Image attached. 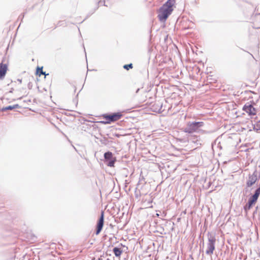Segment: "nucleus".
Segmentation results:
<instances>
[{
	"label": "nucleus",
	"instance_id": "f257e3e1",
	"mask_svg": "<svg viewBox=\"0 0 260 260\" xmlns=\"http://www.w3.org/2000/svg\"><path fill=\"white\" fill-rule=\"evenodd\" d=\"M174 0H168L159 9L158 15L159 20L164 21L167 19L173 10V6L174 4Z\"/></svg>",
	"mask_w": 260,
	"mask_h": 260
},
{
	"label": "nucleus",
	"instance_id": "f03ea898",
	"mask_svg": "<svg viewBox=\"0 0 260 260\" xmlns=\"http://www.w3.org/2000/svg\"><path fill=\"white\" fill-rule=\"evenodd\" d=\"M203 125L204 122L202 121H189L187 122L186 126L184 129V132L189 134L198 132L200 131V128L203 127Z\"/></svg>",
	"mask_w": 260,
	"mask_h": 260
},
{
	"label": "nucleus",
	"instance_id": "7ed1b4c3",
	"mask_svg": "<svg viewBox=\"0 0 260 260\" xmlns=\"http://www.w3.org/2000/svg\"><path fill=\"white\" fill-rule=\"evenodd\" d=\"M216 238L213 235L208 234V242L207 243V249L206 253L207 255H211L215 249Z\"/></svg>",
	"mask_w": 260,
	"mask_h": 260
},
{
	"label": "nucleus",
	"instance_id": "20e7f679",
	"mask_svg": "<svg viewBox=\"0 0 260 260\" xmlns=\"http://www.w3.org/2000/svg\"><path fill=\"white\" fill-rule=\"evenodd\" d=\"M122 114L121 113H115L112 114L105 115L104 118L107 120V123H110L119 120Z\"/></svg>",
	"mask_w": 260,
	"mask_h": 260
},
{
	"label": "nucleus",
	"instance_id": "39448f33",
	"mask_svg": "<svg viewBox=\"0 0 260 260\" xmlns=\"http://www.w3.org/2000/svg\"><path fill=\"white\" fill-rule=\"evenodd\" d=\"M243 111L248 114L249 115H255L256 113V110L253 106L247 103H246L243 108Z\"/></svg>",
	"mask_w": 260,
	"mask_h": 260
},
{
	"label": "nucleus",
	"instance_id": "423d86ee",
	"mask_svg": "<svg viewBox=\"0 0 260 260\" xmlns=\"http://www.w3.org/2000/svg\"><path fill=\"white\" fill-rule=\"evenodd\" d=\"M105 160L107 162V165L109 167H113L115 159L113 158V154L111 152H107L104 154Z\"/></svg>",
	"mask_w": 260,
	"mask_h": 260
},
{
	"label": "nucleus",
	"instance_id": "0eeeda50",
	"mask_svg": "<svg viewBox=\"0 0 260 260\" xmlns=\"http://www.w3.org/2000/svg\"><path fill=\"white\" fill-rule=\"evenodd\" d=\"M257 172L254 171L252 175H249L246 183L247 187H251L257 180Z\"/></svg>",
	"mask_w": 260,
	"mask_h": 260
},
{
	"label": "nucleus",
	"instance_id": "6e6552de",
	"mask_svg": "<svg viewBox=\"0 0 260 260\" xmlns=\"http://www.w3.org/2000/svg\"><path fill=\"white\" fill-rule=\"evenodd\" d=\"M104 212H102L100 216V218H99L97 225H96V235L99 234V233L102 231L103 225H104Z\"/></svg>",
	"mask_w": 260,
	"mask_h": 260
},
{
	"label": "nucleus",
	"instance_id": "1a4fd4ad",
	"mask_svg": "<svg viewBox=\"0 0 260 260\" xmlns=\"http://www.w3.org/2000/svg\"><path fill=\"white\" fill-rule=\"evenodd\" d=\"M7 69V64L2 63H0V79H2L5 77Z\"/></svg>",
	"mask_w": 260,
	"mask_h": 260
},
{
	"label": "nucleus",
	"instance_id": "9d476101",
	"mask_svg": "<svg viewBox=\"0 0 260 260\" xmlns=\"http://www.w3.org/2000/svg\"><path fill=\"white\" fill-rule=\"evenodd\" d=\"M259 194L260 186L256 189L254 194L249 199V200L255 203L257 201Z\"/></svg>",
	"mask_w": 260,
	"mask_h": 260
},
{
	"label": "nucleus",
	"instance_id": "9b49d317",
	"mask_svg": "<svg viewBox=\"0 0 260 260\" xmlns=\"http://www.w3.org/2000/svg\"><path fill=\"white\" fill-rule=\"evenodd\" d=\"M19 107V105L18 104H15L13 106H9L7 107H3L1 109V111L2 112L6 111L7 110H12L13 109L18 108Z\"/></svg>",
	"mask_w": 260,
	"mask_h": 260
},
{
	"label": "nucleus",
	"instance_id": "f8f14e48",
	"mask_svg": "<svg viewBox=\"0 0 260 260\" xmlns=\"http://www.w3.org/2000/svg\"><path fill=\"white\" fill-rule=\"evenodd\" d=\"M254 203L253 201H251L249 199L248 203L246 204V205L244 206V210L246 212H247V211L251 208L252 205Z\"/></svg>",
	"mask_w": 260,
	"mask_h": 260
},
{
	"label": "nucleus",
	"instance_id": "ddd939ff",
	"mask_svg": "<svg viewBox=\"0 0 260 260\" xmlns=\"http://www.w3.org/2000/svg\"><path fill=\"white\" fill-rule=\"evenodd\" d=\"M113 251L116 257H119L122 252V251L118 247H114Z\"/></svg>",
	"mask_w": 260,
	"mask_h": 260
},
{
	"label": "nucleus",
	"instance_id": "4468645a",
	"mask_svg": "<svg viewBox=\"0 0 260 260\" xmlns=\"http://www.w3.org/2000/svg\"><path fill=\"white\" fill-rule=\"evenodd\" d=\"M37 74H38L39 76H41V75H45V73L43 71V68H38L37 70Z\"/></svg>",
	"mask_w": 260,
	"mask_h": 260
},
{
	"label": "nucleus",
	"instance_id": "2eb2a0df",
	"mask_svg": "<svg viewBox=\"0 0 260 260\" xmlns=\"http://www.w3.org/2000/svg\"><path fill=\"white\" fill-rule=\"evenodd\" d=\"M124 69L128 70L129 69H132L133 68V64L132 63H130L128 64H125L123 66Z\"/></svg>",
	"mask_w": 260,
	"mask_h": 260
},
{
	"label": "nucleus",
	"instance_id": "dca6fc26",
	"mask_svg": "<svg viewBox=\"0 0 260 260\" xmlns=\"http://www.w3.org/2000/svg\"><path fill=\"white\" fill-rule=\"evenodd\" d=\"M257 126H258V128L260 129V121L257 123Z\"/></svg>",
	"mask_w": 260,
	"mask_h": 260
},
{
	"label": "nucleus",
	"instance_id": "f3484780",
	"mask_svg": "<svg viewBox=\"0 0 260 260\" xmlns=\"http://www.w3.org/2000/svg\"><path fill=\"white\" fill-rule=\"evenodd\" d=\"M18 81L20 82V83H21V79H18Z\"/></svg>",
	"mask_w": 260,
	"mask_h": 260
}]
</instances>
